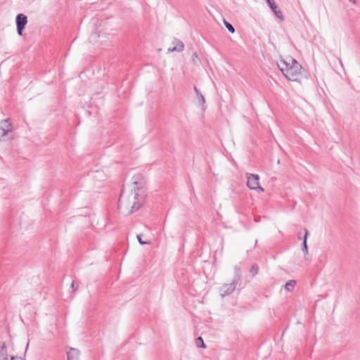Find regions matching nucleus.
<instances>
[{
  "instance_id": "obj_4",
  "label": "nucleus",
  "mask_w": 360,
  "mask_h": 360,
  "mask_svg": "<svg viewBox=\"0 0 360 360\" xmlns=\"http://www.w3.org/2000/svg\"><path fill=\"white\" fill-rule=\"evenodd\" d=\"M259 176L258 174H251L248 176L247 186L252 190L262 192L264 189L259 186Z\"/></svg>"
},
{
  "instance_id": "obj_5",
  "label": "nucleus",
  "mask_w": 360,
  "mask_h": 360,
  "mask_svg": "<svg viewBox=\"0 0 360 360\" xmlns=\"http://www.w3.org/2000/svg\"><path fill=\"white\" fill-rule=\"evenodd\" d=\"M15 21L18 34L20 36H22L23 30L27 22V18L25 15L22 13H19L16 16Z\"/></svg>"
},
{
  "instance_id": "obj_3",
  "label": "nucleus",
  "mask_w": 360,
  "mask_h": 360,
  "mask_svg": "<svg viewBox=\"0 0 360 360\" xmlns=\"http://www.w3.org/2000/svg\"><path fill=\"white\" fill-rule=\"evenodd\" d=\"M241 271L240 269L235 266L234 267V277L231 283H225L219 288L220 295L224 297L225 296L232 294L236 290V285L240 281Z\"/></svg>"
},
{
  "instance_id": "obj_8",
  "label": "nucleus",
  "mask_w": 360,
  "mask_h": 360,
  "mask_svg": "<svg viewBox=\"0 0 360 360\" xmlns=\"http://www.w3.org/2000/svg\"><path fill=\"white\" fill-rule=\"evenodd\" d=\"M173 44H175V46L173 48L168 49L169 52H181L184 50V44L181 41L175 39L173 41Z\"/></svg>"
},
{
  "instance_id": "obj_9",
  "label": "nucleus",
  "mask_w": 360,
  "mask_h": 360,
  "mask_svg": "<svg viewBox=\"0 0 360 360\" xmlns=\"http://www.w3.org/2000/svg\"><path fill=\"white\" fill-rule=\"evenodd\" d=\"M68 360H79V351L75 348H70L67 352Z\"/></svg>"
},
{
  "instance_id": "obj_17",
  "label": "nucleus",
  "mask_w": 360,
  "mask_h": 360,
  "mask_svg": "<svg viewBox=\"0 0 360 360\" xmlns=\"http://www.w3.org/2000/svg\"><path fill=\"white\" fill-rule=\"evenodd\" d=\"M192 60L193 63L198 64L199 63V59L198 58V54L196 52H194L192 55Z\"/></svg>"
},
{
  "instance_id": "obj_10",
  "label": "nucleus",
  "mask_w": 360,
  "mask_h": 360,
  "mask_svg": "<svg viewBox=\"0 0 360 360\" xmlns=\"http://www.w3.org/2000/svg\"><path fill=\"white\" fill-rule=\"evenodd\" d=\"M308 233H308L307 229H304V238H303L302 250L303 253L304 255L305 259H307L306 257L309 254L308 247H307V243Z\"/></svg>"
},
{
  "instance_id": "obj_12",
  "label": "nucleus",
  "mask_w": 360,
  "mask_h": 360,
  "mask_svg": "<svg viewBox=\"0 0 360 360\" xmlns=\"http://www.w3.org/2000/svg\"><path fill=\"white\" fill-rule=\"evenodd\" d=\"M295 281L294 280H290V281H288L285 284V289L287 290V291H289V292H291L294 289V287H295Z\"/></svg>"
},
{
  "instance_id": "obj_1",
  "label": "nucleus",
  "mask_w": 360,
  "mask_h": 360,
  "mask_svg": "<svg viewBox=\"0 0 360 360\" xmlns=\"http://www.w3.org/2000/svg\"><path fill=\"white\" fill-rule=\"evenodd\" d=\"M145 184L143 176L137 174L132 177L128 188L123 187L117 205L120 213L129 215L141 207L146 195Z\"/></svg>"
},
{
  "instance_id": "obj_14",
  "label": "nucleus",
  "mask_w": 360,
  "mask_h": 360,
  "mask_svg": "<svg viewBox=\"0 0 360 360\" xmlns=\"http://www.w3.org/2000/svg\"><path fill=\"white\" fill-rule=\"evenodd\" d=\"M224 25L226 26V27L228 29V30L231 32V33H233L235 32V29L233 27V26L230 24L229 22H228L226 20H224Z\"/></svg>"
},
{
  "instance_id": "obj_13",
  "label": "nucleus",
  "mask_w": 360,
  "mask_h": 360,
  "mask_svg": "<svg viewBox=\"0 0 360 360\" xmlns=\"http://www.w3.org/2000/svg\"><path fill=\"white\" fill-rule=\"evenodd\" d=\"M259 271V267L257 264H253L251 266V269L250 270V273L251 274L252 276H255L257 274Z\"/></svg>"
},
{
  "instance_id": "obj_22",
  "label": "nucleus",
  "mask_w": 360,
  "mask_h": 360,
  "mask_svg": "<svg viewBox=\"0 0 360 360\" xmlns=\"http://www.w3.org/2000/svg\"><path fill=\"white\" fill-rule=\"evenodd\" d=\"M350 2H352V4H356V0H349Z\"/></svg>"
},
{
  "instance_id": "obj_20",
  "label": "nucleus",
  "mask_w": 360,
  "mask_h": 360,
  "mask_svg": "<svg viewBox=\"0 0 360 360\" xmlns=\"http://www.w3.org/2000/svg\"><path fill=\"white\" fill-rule=\"evenodd\" d=\"M77 287H78V285L75 283V281H73V282L72 283V284H71V288H72L74 290H77Z\"/></svg>"
},
{
  "instance_id": "obj_11",
  "label": "nucleus",
  "mask_w": 360,
  "mask_h": 360,
  "mask_svg": "<svg viewBox=\"0 0 360 360\" xmlns=\"http://www.w3.org/2000/svg\"><path fill=\"white\" fill-rule=\"evenodd\" d=\"M8 358L6 343L0 342V360H6Z\"/></svg>"
},
{
  "instance_id": "obj_15",
  "label": "nucleus",
  "mask_w": 360,
  "mask_h": 360,
  "mask_svg": "<svg viewBox=\"0 0 360 360\" xmlns=\"http://www.w3.org/2000/svg\"><path fill=\"white\" fill-rule=\"evenodd\" d=\"M196 344L198 347H202V348H205V345L204 343V341L202 340V338L201 337H198L197 339H196Z\"/></svg>"
},
{
  "instance_id": "obj_7",
  "label": "nucleus",
  "mask_w": 360,
  "mask_h": 360,
  "mask_svg": "<svg viewBox=\"0 0 360 360\" xmlns=\"http://www.w3.org/2000/svg\"><path fill=\"white\" fill-rule=\"evenodd\" d=\"M0 129L2 131V136H5L7 135L8 131L12 130L11 124L9 122L8 119L1 122Z\"/></svg>"
},
{
  "instance_id": "obj_6",
  "label": "nucleus",
  "mask_w": 360,
  "mask_h": 360,
  "mask_svg": "<svg viewBox=\"0 0 360 360\" xmlns=\"http://www.w3.org/2000/svg\"><path fill=\"white\" fill-rule=\"evenodd\" d=\"M267 4L271 8L274 13L276 16L279 18L281 20H283L284 18L281 11L278 8V6L276 4L274 0H266Z\"/></svg>"
},
{
  "instance_id": "obj_16",
  "label": "nucleus",
  "mask_w": 360,
  "mask_h": 360,
  "mask_svg": "<svg viewBox=\"0 0 360 360\" xmlns=\"http://www.w3.org/2000/svg\"><path fill=\"white\" fill-rule=\"evenodd\" d=\"M137 239L139 240V243L141 244V245H148V244H150V241L149 240H143L142 238H141V234H138L137 235Z\"/></svg>"
},
{
  "instance_id": "obj_2",
  "label": "nucleus",
  "mask_w": 360,
  "mask_h": 360,
  "mask_svg": "<svg viewBox=\"0 0 360 360\" xmlns=\"http://www.w3.org/2000/svg\"><path fill=\"white\" fill-rule=\"evenodd\" d=\"M278 68L284 76L290 81H297L302 74V66L293 58L288 56L277 63Z\"/></svg>"
},
{
  "instance_id": "obj_18",
  "label": "nucleus",
  "mask_w": 360,
  "mask_h": 360,
  "mask_svg": "<svg viewBox=\"0 0 360 360\" xmlns=\"http://www.w3.org/2000/svg\"><path fill=\"white\" fill-rule=\"evenodd\" d=\"M198 101L200 104L204 105L205 103V99L202 94H200V96H198Z\"/></svg>"
},
{
  "instance_id": "obj_19",
  "label": "nucleus",
  "mask_w": 360,
  "mask_h": 360,
  "mask_svg": "<svg viewBox=\"0 0 360 360\" xmlns=\"http://www.w3.org/2000/svg\"><path fill=\"white\" fill-rule=\"evenodd\" d=\"M6 360H24L20 356H11L10 359L7 358Z\"/></svg>"
},
{
  "instance_id": "obj_21",
  "label": "nucleus",
  "mask_w": 360,
  "mask_h": 360,
  "mask_svg": "<svg viewBox=\"0 0 360 360\" xmlns=\"http://www.w3.org/2000/svg\"><path fill=\"white\" fill-rule=\"evenodd\" d=\"M194 91H195L197 96H200V94H202L196 86H194Z\"/></svg>"
}]
</instances>
